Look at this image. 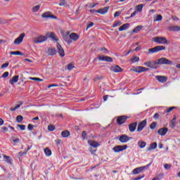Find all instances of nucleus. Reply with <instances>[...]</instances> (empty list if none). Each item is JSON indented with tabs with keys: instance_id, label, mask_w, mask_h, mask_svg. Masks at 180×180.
Listing matches in <instances>:
<instances>
[{
	"instance_id": "nucleus-14",
	"label": "nucleus",
	"mask_w": 180,
	"mask_h": 180,
	"mask_svg": "<svg viewBox=\"0 0 180 180\" xmlns=\"http://www.w3.org/2000/svg\"><path fill=\"white\" fill-rule=\"evenodd\" d=\"M147 126V120H144L142 122H139L138 127H137V131L140 132L143 131V129Z\"/></svg>"
},
{
	"instance_id": "nucleus-53",
	"label": "nucleus",
	"mask_w": 180,
	"mask_h": 180,
	"mask_svg": "<svg viewBox=\"0 0 180 180\" xmlns=\"http://www.w3.org/2000/svg\"><path fill=\"white\" fill-rule=\"evenodd\" d=\"M151 63H152L151 61L145 62V63H143V65H146V67H148L149 68H150V67H151Z\"/></svg>"
},
{
	"instance_id": "nucleus-42",
	"label": "nucleus",
	"mask_w": 180,
	"mask_h": 180,
	"mask_svg": "<svg viewBox=\"0 0 180 180\" xmlns=\"http://www.w3.org/2000/svg\"><path fill=\"white\" fill-rule=\"evenodd\" d=\"M48 130L49 131H54V130H56V127H54L53 125L49 124L48 126Z\"/></svg>"
},
{
	"instance_id": "nucleus-32",
	"label": "nucleus",
	"mask_w": 180,
	"mask_h": 180,
	"mask_svg": "<svg viewBox=\"0 0 180 180\" xmlns=\"http://www.w3.org/2000/svg\"><path fill=\"white\" fill-rule=\"evenodd\" d=\"M143 8H144V4H139L136 6V12H141L143 11Z\"/></svg>"
},
{
	"instance_id": "nucleus-60",
	"label": "nucleus",
	"mask_w": 180,
	"mask_h": 180,
	"mask_svg": "<svg viewBox=\"0 0 180 180\" xmlns=\"http://www.w3.org/2000/svg\"><path fill=\"white\" fill-rule=\"evenodd\" d=\"M122 13L120 11H116L114 14V18H117V16H120Z\"/></svg>"
},
{
	"instance_id": "nucleus-12",
	"label": "nucleus",
	"mask_w": 180,
	"mask_h": 180,
	"mask_svg": "<svg viewBox=\"0 0 180 180\" xmlns=\"http://www.w3.org/2000/svg\"><path fill=\"white\" fill-rule=\"evenodd\" d=\"M56 48L60 57H64V56H65V52L64 51L63 46H60V43H57Z\"/></svg>"
},
{
	"instance_id": "nucleus-25",
	"label": "nucleus",
	"mask_w": 180,
	"mask_h": 180,
	"mask_svg": "<svg viewBox=\"0 0 180 180\" xmlns=\"http://www.w3.org/2000/svg\"><path fill=\"white\" fill-rule=\"evenodd\" d=\"M18 81H19V76L15 75L14 77H13V78L9 80L10 84H11V85H13V84H16V82H18Z\"/></svg>"
},
{
	"instance_id": "nucleus-36",
	"label": "nucleus",
	"mask_w": 180,
	"mask_h": 180,
	"mask_svg": "<svg viewBox=\"0 0 180 180\" xmlns=\"http://www.w3.org/2000/svg\"><path fill=\"white\" fill-rule=\"evenodd\" d=\"M162 20V15H158L153 20V22H161Z\"/></svg>"
},
{
	"instance_id": "nucleus-48",
	"label": "nucleus",
	"mask_w": 180,
	"mask_h": 180,
	"mask_svg": "<svg viewBox=\"0 0 180 180\" xmlns=\"http://www.w3.org/2000/svg\"><path fill=\"white\" fill-rule=\"evenodd\" d=\"M17 127H19L20 130H26V126L23 124H17Z\"/></svg>"
},
{
	"instance_id": "nucleus-10",
	"label": "nucleus",
	"mask_w": 180,
	"mask_h": 180,
	"mask_svg": "<svg viewBox=\"0 0 180 180\" xmlns=\"http://www.w3.org/2000/svg\"><path fill=\"white\" fill-rule=\"evenodd\" d=\"M25 36L26 34L25 33L20 34V35L17 39H15L13 44H15V46L20 44V43L23 41V39H25Z\"/></svg>"
},
{
	"instance_id": "nucleus-26",
	"label": "nucleus",
	"mask_w": 180,
	"mask_h": 180,
	"mask_svg": "<svg viewBox=\"0 0 180 180\" xmlns=\"http://www.w3.org/2000/svg\"><path fill=\"white\" fill-rule=\"evenodd\" d=\"M129 26H130L129 23L124 24L120 27H119L118 30L119 32H123V30H126V29H129Z\"/></svg>"
},
{
	"instance_id": "nucleus-5",
	"label": "nucleus",
	"mask_w": 180,
	"mask_h": 180,
	"mask_svg": "<svg viewBox=\"0 0 180 180\" xmlns=\"http://www.w3.org/2000/svg\"><path fill=\"white\" fill-rule=\"evenodd\" d=\"M130 71H134V72H146V71H148V68H144L143 66H136L134 67L132 69H130Z\"/></svg>"
},
{
	"instance_id": "nucleus-29",
	"label": "nucleus",
	"mask_w": 180,
	"mask_h": 180,
	"mask_svg": "<svg viewBox=\"0 0 180 180\" xmlns=\"http://www.w3.org/2000/svg\"><path fill=\"white\" fill-rule=\"evenodd\" d=\"M138 146H139V148H144V147H146V146H147V143H146V141H139L138 142Z\"/></svg>"
},
{
	"instance_id": "nucleus-54",
	"label": "nucleus",
	"mask_w": 180,
	"mask_h": 180,
	"mask_svg": "<svg viewBox=\"0 0 180 180\" xmlns=\"http://www.w3.org/2000/svg\"><path fill=\"white\" fill-rule=\"evenodd\" d=\"M30 79H32V81H39V82L43 81V79L39 77H30Z\"/></svg>"
},
{
	"instance_id": "nucleus-31",
	"label": "nucleus",
	"mask_w": 180,
	"mask_h": 180,
	"mask_svg": "<svg viewBox=\"0 0 180 180\" xmlns=\"http://www.w3.org/2000/svg\"><path fill=\"white\" fill-rule=\"evenodd\" d=\"M70 134H71L69 132L68 130H65V131H63L61 132V136H62V137H64V138H65V137H70Z\"/></svg>"
},
{
	"instance_id": "nucleus-52",
	"label": "nucleus",
	"mask_w": 180,
	"mask_h": 180,
	"mask_svg": "<svg viewBox=\"0 0 180 180\" xmlns=\"http://www.w3.org/2000/svg\"><path fill=\"white\" fill-rule=\"evenodd\" d=\"M153 119L155 120H158V119H160V114L158 112L155 113L153 115Z\"/></svg>"
},
{
	"instance_id": "nucleus-37",
	"label": "nucleus",
	"mask_w": 180,
	"mask_h": 180,
	"mask_svg": "<svg viewBox=\"0 0 180 180\" xmlns=\"http://www.w3.org/2000/svg\"><path fill=\"white\" fill-rule=\"evenodd\" d=\"M130 61H131V63H138V61H140V58L137 57V56H133L131 59Z\"/></svg>"
},
{
	"instance_id": "nucleus-7",
	"label": "nucleus",
	"mask_w": 180,
	"mask_h": 180,
	"mask_svg": "<svg viewBox=\"0 0 180 180\" xmlns=\"http://www.w3.org/2000/svg\"><path fill=\"white\" fill-rule=\"evenodd\" d=\"M99 61H106V63H113V59L110 56H105L103 55L98 56L97 57Z\"/></svg>"
},
{
	"instance_id": "nucleus-55",
	"label": "nucleus",
	"mask_w": 180,
	"mask_h": 180,
	"mask_svg": "<svg viewBox=\"0 0 180 180\" xmlns=\"http://www.w3.org/2000/svg\"><path fill=\"white\" fill-rule=\"evenodd\" d=\"M20 108V104L17 105L14 108H11V112H14V110H16L17 109H19Z\"/></svg>"
},
{
	"instance_id": "nucleus-3",
	"label": "nucleus",
	"mask_w": 180,
	"mask_h": 180,
	"mask_svg": "<svg viewBox=\"0 0 180 180\" xmlns=\"http://www.w3.org/2000/svg\"><path fill=\"white\" fill-rule=\"evenodd\" d=\"M163 50H165V46H157L153 48L148 49L149 54H153L154 53H158V51H162Z\"/></svg>"
},
{
	"instance_id": "nucleus-27",
	"label": "nucleus",
	"mask_w": 180,
	"mask_h": 180,
	"mask_svg": "<svg viewBox=\"0 0 180 180\" xmlns=\"http://www.w3.org/2000/svg\"><path fill=\"white\" fill-rule=\"evenodd\" d=\"M49 37L53 40H55V41H58V37H57V35L54 32H51L49 34Z\"/></svg>"
},
{
	"instance_id": "nucleus-59",
	"label": "nucleus",
	"mask_w": 180,
	"mask_h": 180,
	"mask_svg": "<svg viewBox=\"0 0 180 180\" xmlns=\"http://www.w3.org/2000/svg\"><path fill=\"white\" fill-rule=\"evenodd\" d=\"M1 130H2L3 133H6V131H8V129L7 127H2Z\"/></svg>"
},
{
	"instance_id": "nucleus-62",
	"label": "nucleus",
	"mask_w": 180,
	"mask_h": 180,
	"mask_svg": "<svg viewBox=\"0 0 180 180\" xmlns=\"http://www.w3.org/2000/svg\"><path fill=\"white\" fill-rule=\"evenodd\" d=\"M6 67H9L8 63H6L1 65V68H6Z\"/></svg>"
},
{
	"instance_id": "nucleus-44",
	"label": "nucleus",
	"mask_w": 180,
	"mask_h": 180,
	"mask_svg": "<svg viewBox=\"0 0 180 180\" xmlns=\"http://www.w3.org/2000/svg\"><path fill=\"white\" fill-rule=\"evenodd\" d=\"M16 120H17L18 123H20V122H22V120H23V116H22V115L17 116Z\"/></svg>"
},
{
	"instance_id": "nucleus-1",
	"label": "nucleus",
	"mask_w": 180,
	"mask_h": 180,
	"mask_svg": "<svg viewBox=\"0 0 180 180\" xmlns=\"http://www.w3.org/2000/svg\"><path fill=\"white\" fill-rule=\"evenodd\" d=\"M157 64L159 65H174L172 61L169 60L167 58H160L158 60Z\"/></svg>"
},
{
	"instance_id": "nucleus-56",
	"label": "nucleus",
	"mask_w": 180,
	"mask_h": 180,
	"mask_svg": "<svg viewBox=\"0 0 180 180\" xmlns=\"http://www.w3.org/2000/svg\"><path fill=\"white\" fill-rule=\"evenodd\" d=\"M26 154H27V151L19 152V153H18L19 157H23V155H26Z\"/></svg>"
},
{
	"instance_id": "nucleus-28",
	"label": "nucleus",
	"mask_w": 180,
	"mask_h": 180,
	"mask_svg": "<svg viewBox=\"0 0 180 180\" xmlns=\"http://www.w3.org/2000/svg\"><path fill=\"white\" fill-rule=\"evenodd\" d=\"M143 25H138L136 26L133 30L132 32L133 33H139V32H140V30H141L143 29Z\"/></svg>"
},
{
	"instance_id": "nucleus-58",
	"label": "nucleus",
	"mask_w": 180,
	"mask_h": 180,
	"mask_svg": "<svg viewBox=\"0 0 180 180\" xmlns=\"http://www.w3.org/2000/svg\"><path fill=\"white\" fill-rule=\"evenodd\" d=\"M146 176V175L143 174L141 176H138L136 178L133 179V180H141L143 179V178H144Z\"/></svg>"
},
{
	"instance_id": "nucleus-63",
	"label": "nucleus",
	"mask_w": 180,
	"mask_h": 180,
	"mask_svg": "<svg viewBox=\"0 0 180 180\" xmlns=\"http://www.w3.org/2000/svg\"><path fill=\"white\" fill-rule=\"evenodd\" d=\"M101 51H104V53H109V51H108V49L103 47L101 49Z\"/></svg>"
},
{
	"instance_id": "nucleus-16",
	"label": "nucleus",
	"mask_w": 180,
	"mask_h": 180,
	"mask_svg": "<svg viewBox=\"0 0 180 180\" xmlns=\"http://www.w3.org/2000/svg\"><path fill=\"white\" fill-rule=\"evenodd\" d=\"M155 79L157 81H158V82H161L162 84H164L168 81V77L167 76L158 75L155 76Z\"/></svg>"
},
{
	"instance_id": "nucleus-34",
	"label": "nucleus",
	"mask_w": 180,
	"mask_h": 180,
	"mask_svg": "<svg viewBox=\"0 0 180 180\" xmlns=\"http://www.w3.org/2000/svg\"><path fill=\"white\" fill-rule=\"evenodd\" d=\"M176 122V117H174L170 124V127L172 129H174V127H175Z\"/></svg>"
},
{
	"instance_id": "nucleus-49",
	"label": "nucleus",
	"mask_w": 180,
	"mask_h": 180,
	"mask_svg": "<svg viewBox=\"0 0 180 180\" xmlns=\"http://www.w3.org/2000/svg\"><path fill=\"white\" fill-rule=\"evenodd\" d=\"M103 77L102 76H98L94 79V82H96L98 81H101V79H103Z\"/></svg>"
},
{
	"instance_id": "nucleus-4",
	"label": "nucleus",
	"mask_w": 180,
	"mask_h": 180,
	"mask_svg": "<svg viewBox=\"0 0 180 180\" xmlns=\"http://www.w3.org/2000/svg\"><path fill=\"white\" fill-rule=\"evenodd\" d=\"M150 165H151V163H149L148 165L140 167H137L133 170L134 175H137L138 174H140L144 171V169H148L150 167Z\"/></svg>"
},
{
	"instance_id": "nucleus-22",
	"label": "nucleus",
	"mask_w": 180,
	"mask_h": 180,
	"mask_svg": "<svg viewBox=\"0 0 180 180\" xmlns=\"http://www.w3.org/2000/svg\"><path fill=\"white\" fill-rule=\"evenodd\" d=\"M111 71H113V72H122L123 69H122L119 65H114L111 67Z\"/></svg>"
},
{
	"instance_id": "nucleus-43",
	"label": "nucleus",
	"mask_w": 180,
	"mask_h": 180,
	"mask_svg": "<svg viewBox=\"0 0 180 180\" xmlns=\"http://www.w3.org/2000/svg\"><path fill=\"white\" fill-rule=\"evenodd\" d=\"M176 107H170V108H167L166 109V110L165 111V113H169V112H172V110H174V109H175Z\"/></svg>"
},
{
	"instance_id": "nucleus-21",
	"label": "nucleus",
	"mask_w": 180,
	"mask_h": 180,
	"mask_svg": "<svg viewBox=\"0 0 180 180\" xmlns=\"http://www.w3.org/2000/svg\"><path fill=\"white\" fill-rule=\"evenodd\" d=\"M88 144H89V146H91V147H94V148H98V147H99V146H101V144H99V143H98L95 141H93V140H89Z\"/></svg>"
},
{
	"instance_id": "nucleus-61",
	"label": "nucleus",
	"mask_w": 180,
	"mask_h": 180,
	"mask_svg": "<svg viewBox=\"0 0 180 180\" xmlns=\"http://www.w3.org/2000/svg\"><path fill=\"white\" fill-rule=\"evenodd\" d=\"M94 22H90L89 24H88V25H87V27H86V29H89L90 27H92V26H94Z\"/></svg>"
},
{
	"instance_id": "nucleus-20",
	"label": "nucleus",
	"mask_w": 180,
	"mask_h": 180,
	"mask_svg": "<svg viewBox=\"0 0 180 180\" xmlns=\"http://www.w3.org/2000/svg\"><path fill=\"white\" fill-rule=\"evenodd\" d=\"M108 11H109V6L104 7L97 10L96 13H100L101 15H105V13H108Z\"/></svg>"
},
{
	"instance_id": "nucleus-6",
	"label": "nucleus",
	"mask_w": 180,
	"mask_h": 180,
	"mask_svg": "<svg viewBox=\"0 0 180 180\" xmlns=\"http://www.w3.org/2000/svg\"><path fill=\"white\" fill-rule=\"evenodd\" d=\"M129 119V117L127 115H122L119 116L117 118V123L119 126H122V124H124V123H126V120Z\"/></svg>"
},
{
	"instance_id": "nucleus-2",
	"label": "nucleus",
	"mask_w": 180,
	"mask_h": 180,
	"mask_svg": "<svg viewBox=\"0 0 180 180\" xmlns=\"http://www.w3.org/2000/svg\"><path fill=\"white\" fill-rule=\"evenodd\" d=\"M153 41L158 44H169L168 40L164 37H156L153 39Z\"/></svg>"
},
{
	"instance_id": "nucleus-39",
	"label": "nucleus",
	"mask_w": 180,
	"mask_h": 180,
	"mask_svg": "<svg viewBox=\"0 0 180 180\" xmlns=\"http://www.w3.org/2000/svg\"><path fill=\"white\" fill-rule=\"evenodd\" d=\"M73 68H75V66L74 65V64L69 63L67 65V68H65V70H68L69 71H71V70H72Z\"/></svg>"
},
{
	"instance_id": "nucleus-50",
	"label": "nucleus",
	"mask_w": 180,
	"mask_h": 180,
	"mask_svg": "<svg viewBox=\"0 0 180 180\" xmlns=\"http://www.w3.org/2000/svg\"><path fill=\"white\" fill-rule=\"evenodd\" d=\"M171 167H172L171 164H165L164 165L165 169H171Z\"/></svg>"
},
{
	"instance_id": "nucleus-9",
	"label": "nucleus",
	"mask_w": 180,
	"mask_h": 180,
	"mask_svg": "<svg viewBox=\"0 0 180 180\" xmlns=\"http://www.w3.org/2000/svg\"><path fill=\"white\" fill-rule=\"evenodd\" d=\"M62 36L64 41L68 43V44H71V43H72V40H71L70 38V32L63 33Z\"/></svg>"
},
{
	"instance_id": "nucleus-24",
	"label": "nucleus",
	"mask_w": 180,
	"mask_h": 180,
	"mask_svg": "<svg viewBox=\"0 0 180 180\" xmlns=\"http://www.w3.org/2000/svg\"><path fill=\"white\" fill-rule=\"evenodd\" d=\"M155 148H157V142L150 143L149 147L146 148V151H153V150H155Z\"/></svg>"
},
{
	"instance_id": "nucleus-64",
	"label": "nucleus",
	"mask_w": 180,
	"mask_h": 180,
	"mask_svg": "<svg viewBox=\"0 0 180 180\" xmlns=\"http://www.w3.org/2000/svg\"><path fill=\"white\" fill-rule=\"evenodd\" d=\"M28 129H30V131L33 130V125H32L31 124H28Z\"/></svg>"
},
{
	"instance_id": "nucleus-23",
	"label": "nucleus",
	"mask_w": 180,
	"mask_h": 180,
	"mask_svg": "<svg viewBox=\"0 0 180 180\" xmlns=\"http://www.w3.org/2000/svg\"><path fill=\"white\" fill-rule=\"evenodd\" d=\"M48 56H56L57 54V51L55 48H49L47 51Z\"/></svg>"
},
{
	"instance_id": "nucleus-11",
	"label": "nucleus",
	"mask_w": 180,
	"mask_h": 180,
	"mask_svg": "<svg viewBox=\"0 0 180 180\" xmlns=\"http://www.w3.org/2000/svg\"><path fill=\"white\" fill-rule=\"evenodd\" d=\"M41 18H43V19H57V16L51 14V12H45L41 15Z\"/></svg>"
},
{
	"instance_id": "nucleus-40",
	"label": "nucleus",
	"mask_w": 180,
	"mask_h": 180,
	"mask_svg": "<svg viewBox=\"0 0 180 180\" xmlns=\"http://www.w3.org/2000/svg\"><path fill=\"white\" fill-rule=\"evenodd\" d=\"M121 25H122V21L118 20V21H117L115 23L113 24L112 27H113V28L117 27V26H120Z\"/></svg>"
},
{
	"instance_id": "nucleus-13",
	"label": "nucleus",
	"mask_w": 180,
	"mask_h": 180,
	"mask_svg": "<svg viewBox=\"0 0 180 180\" xmlns=\"http://www.w3.org/2000/svg\"><path fill=\"white\" fill-rule=\"evenodd\" d=\"M46 40H47V37L40 36L34 39V43H35V44H38L39 43H43L44 41H46Z\"/></svg>"
},
{
	"instance_id": "nucleus-18",
	"label": "nucleus",
	"mask_w": 180,
	"mask_h": 180,
	"mask_svg": "<svg viewBox=\"0 0 180 180\" xmlns=\"http://www.w3.org/2000/svg\"><path fill=\"white\" fill-rule=\"evenodd\" d=\"M167 133H168V128L167 127L160 128L158 131L159 136H165Z\"/></svg>"
},
{
	"instance_id": "nucleus-46",
	"label": "nucleus",
	"mask_w": 180,
	"mask_h": 180,
	"mask_svg": "<svg viewBox=\"0 0 180 180\" xmlns=\"http://www.w3.org/2000/svg\"><path fill=\"white\" fill-rule=\"evenodd\" d=\"M4 158L6 160V162H8V164H11L12 162H11V158L9 156L4 155Z\"/></svg>"
},
{
	"instance_id": "nucleus-51",
	"label": "nucleus",
	"mask_w": 180,
	"mask_h": 180,
	"mask_svg": "<svg viewBox=\"0 0 180 180\" xmlns=\"http://www.w3.org/2000/svg\"><path fill=\"white\" fill-rule=\"evenodd\" d=\"M9 77V72H5L2 75L1 78H8Z\"/></svg>"
},
{
	"instance_id": "nucleus-15",
	"label": "nucleus",
	"mask_w": 180,
	"mask_h": 180,
	"mask_svg": "<svg viewBox=\"0 0 180 180\" xmlns=\"http://www.w3.org/2000/svg\"><path fill=\"white\" fill-rule=\"evenodd\" d=\"M131 138L127 136L126 134L121 135L119 138V141L120 143H127V141H130Z\"/></svg>"
},
{
	"instance_id": "nucleus-8",
	"label": "nucleus",
	"mask_w": 180,
	"mask_h": 180,
	"mask_svg": "<svg viewBox=\"0 0 180 180\" xmlns=\"http://www.w3.org/2000/svg\"><path fill=\"white\" fill-rule=\"evenodd\" d=\"M127 149V145L124 146H115L112 150L115 153H120L122 151H124Z\"/></svg>"
},
{
	"instance_id": "nucleus-47",
	"label": "nucleus",
	"mask_w": 180,
	"mask_h": 180,
	"mask_svg": "<svg viewBox=\"0 0 180 180\" xmlns=\"http://www.w3.org/2000/svg\"><path fill=\"white\" fill-rule=\"evenodd\" d=\"M157 65H158V63L157 62H152L150 64V68L155 69L157 68Z\"/></svg>"
},
{
	"instance_id": "nucleus-57",
	"label": "nucleus",
	"mask_w": 180,
	"mask_h": 180,
	"mask_svg": "<svg viewBox=\"0 0 180 180\" xmlns=\"http://www.w3.org/2000/svg\"><path fill=\"white\" fill-rule=\"evenodd\" d=\"M82 137L83 140H85V139H86V131H82Z\"/></svg>"
},
{
	"instance_id": "nucleus-38",
	"label": "nucleus",
	"mask_w": 180,
	"mask_h": 180,
	"mask_svg": "<svg viewBox=\"0 0 180 180\" xmlns=\"http://www.w3.org/2000/svg\"><path fill=\"white\" fill-rule=\"evenodd\" d=\"M39 9H40V5L35 6L32 7V12H34V13L39 12Z\"/></svg>"
},
{
	"instance_id": "nucleus-33",
	"label": "nucleus",
	"mask_w": 180,
	"mask_h": 180,
	"mask_svg": "<svg viewBox=\"0 0 180 180\" xmlns=\"http://www.w3.org/2000/svg\"><path fill=\"white\" fill-rule=\"evenodd\" d=\"M11 56H23V53L17 51H11L10 52Z\"/></svg>"
},
{
	"instance_id": "nucleus-41",
	"label": "nucleus",
	"mask_w": 180,
	"mask_h": 180,
	"mask_svg": "<svg viewBox=\"0 0 180 180\" xmlns=\"http://www.w3.org/2000/svg\"><path fill=\"white\" fill-rule=\"evenodd\" d=\"M157 127V122H153L150 124V129H151V130H154V129H155Z\"/></svg>"
},
{
	"instance_id": "nucleus-19",
	"label": "nucleus",
	"mask_w": 180,
	"mask_h": 180,
	"mask_svg": "<svg viewBox=\"0 0 180 180\" xmlns=\"http://www.w3.org/2000/svg\"><path fill=\"white\" fill-rule=\"evenodd\" d=\"M70 40H72L73 41H77V40H79V35L75 32H72L70 34Z\"/></svg>"
},
{
	"instance_id": "nucleus-30",
	"label": "nucleus",
	"mask_w": 180,
	"mask_h": 180,
	"mask_svg": "<svg viewBox=\"0 0 180 180\" xmlns=\"http://www.w3.org/2000/svg\"><path fill=\"white\" fill-rule=\"evenodd\" d=\"M169 30H170V32H179L180 31V27H179V26H172L169 28Z\"/></svg>"
},
{
	"instance_id": "nucleus-35",
	"label": "nucleus",
	"mask_w": 180,
	"mask_h": 180,
	"mask_svg": "<svg viewBox=\"0 0 180 180\" xmlns=\"http://www.w3.org/2000/svg\"><path fill=\"white\" fill-rule=\"evenodd\" d=\"M44 153L46 155V157H50V155H51V150H50V148H46L44 149Z\"/></svg>"
},
{
	"instance_id": "nucleus-45",
	"label": "nucleus",
	"mask_w": 180,
	"mask_h": 180,
	"mask_svg": "<svg viewBox=\"0 0 180 180\" xmlns=\"http://www.w3.org/2000/svg\"><path fill=\"white\" fill-rule=\"evenodd\" d=\"M59 6H67V1L65 0H61L59 3Z\"/></svg>"
},
{
	"instance_id": "nucleus-17",
	"label": "nucleus",
	"mask_w": 180,
	"mask_h": 180,
	"mask_svg": "<svg viewBox=\"0 0 180 180\" xmlns=\"http://www.w3.org/2000/svg\"><path fill=\"white\" fill-rule=\"evenodd\" d=\"M129 130L131 133H134L137 127V122H132L128 125Z\"/></svg>"
}]
</instances>
